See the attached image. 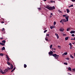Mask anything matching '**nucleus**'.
<instances>
[{
  "label": "nucleus",
  "instance_id": "23",
  "mask_svg": "<svg viewBox=\"0 0 75 75\" xmlns=\"http://www.w3.org/2000/svg\"><path fill=\"white\" fill-rule=\"evenodd\" d=\"M73 6H74L73 5H70V6H69V8H70L71 7H73Z\"/></svg>",
  "mask_w": 75,
  "mask_h": 75
},
{
  "label": "nucleus",
  "instance_id": "40",
  "mask_svg": "<svg viewBox=\"0 0 75 75\" xmlns=\"http://www.w3.org/2000/svg\"><path fill=\"white\" fill-rule=\"evenodd\" d=\"M66 59L69 60V58H66Z\"/></svg>",
  "mask_w": 75,
  "mask_h": 75
},
{
  "label": "nucleus",
  "instance_id": "13",
  "mask_svg": "<svg viewBox=\"0 0 75 75\" xmlns=\"http://www.w3.org/2000/svg\"><path fill=\"white\" fill-rule=\"evenodd\" d=\"M63 19V22H64L65 23H66L67 21L66 20H65V19Z\"/></svg>",
  "mask_w": 75,
  "mask_h": 75
},
{
  "label": "nucleus",
  "instance_id": "28",
  "mask_svg": "<svg viewBox=\"0 0 75 75\" xmlns=\"http://www.w3.org/2000/svg\"><path fill=\"white\" fill-rule=\"evenodd\" d=\"M72 70H73V72L75 71V68L73 69H72Z\"/></svg>",
  "mask_w": 75,
  "mask_h": 75
},
{
  "label": "nucleus",
  "instance_id": "33",
  "mask_svg": "<svg viewBox=\"0 0 75 75\" xmlns=\"http://www.w3.org/2000/svg\"><path fill=\"white\" fill-rule=\"evenodd\" d=\"M47 30H45V31H44V33H46V32H47Z\"/></svg>",
  "mask_w": 75,
  "mask_h": 75
},
{
  "label": "nucleus",
  "instance_id": "11",
  "mask_svg": "<svg viewBox=\"0 0 75 75\" xmlns=\"http://www.w3.org/2000/svg\"><path fill=\"white\" fill-rule=\"evenodd\" d=\"M55 35H56V37H57V39H59V36L57 34V33L55 34Z\"/></svg>",
  "mask_w": 75,
  "mask_h": 75
},
{
  "label": "nucleus",
  "instance_id": "64",
  "mask_svg": "<svg viewBox=\"0 0 75 75\" xmlns=\"http://www.w3.org/2000/svg\"><path fill=\"white\" fill-rule=\"evenodd\" d=\"M74 43L75 44V42H74Z\"/></svg>",
  "mask_w": 75,
  "mask_h": 75
},
{
  "label": "nucleus",
  "instance_id": "8",
  "mask_svg": "<svg viewBox=\"0 0 75 75\" xmlns=\"http://www.w3.org/2000/svg\"><path fill=\"white\" fill-rule=\"evenodd\" d=\"M6 58H7L8 60V61H9V60H10L11 59L10 58H9V57H8V56H7V55H6Z\"/></svg>",
  "mask_w": 75,
  "mask_h": 75
},
{
  "label": "nucleus",
  "instance_id": "54",
  "mask_svg": "<svg viewBox=\"0 0 75 75\" xmlns=\"http://www.w3.org/2000/svg\"><path fill=\"white\" fill-rule=\"evenodd\" d=\"M43 1H47V0H43Z\"/></svg>",
  "mask_w": 75,
  "mask_h": 75
},
{
  "label": "nucleus",
  "instance_id": "25",
  "mask_svg": "<svg viewBox=\"0 0 75 75\" xmlns=\"http://www.w3.org/2000/svg\"><path fill=\"white\" fill-rule=\"evenodd\" d=\"M64 65H68V64L67 63H66V62L64 63Z\"/></svg>",
  "mask_w": 75,
  "mask_h": 75
},
{
  "label": "nucleus",
  "instance_id": "43",
  "mask_svg": "<svg viewBox=\"0 0 75 75\" xmlns=\"http://www.w3.org/2000/svg\"><path fill=\"white\" fill-rule=\"evenodd\" d=\"M63 16L64 17H65L67 16H66L65 15H63Z\"/></svg>",
  "mask_w": 75,
  "mask_h": 75
},
{
  "label": "nucleus",
  "instance_id": "34",
  "mask_svg": "<svg viewBox=\"0 0 75 75\" xmlns=\"http://www.w3.org/2000/svg\"><path fill=\"white\" fill-rule=\"evenodd\" d=\"M62 21H63V19H62L61 21H60V23H61L62 22Z\"/></svg>",
  "mask_w": 75,
  "mask_h": 75
},
{
  "label": "nucleus",
  "instance_id": "44",
  "mask_svg": "<svg viewBox=\"0 0 75 75\" xmlns=\"http://www.w3.org/2000/svg\"><path fill=\"white\" fill-rule=\"evenodd\" d=\"M1 23H4V21H1Z\"/></svg>",
  "mask_w": 75,
  "mask_h": 75
},
{
  "label": "nucleus",
  "instance_id": "31",
  "mask_svg": "<svg viewBox=\"0 0 75 75\" xmlns=\"http://www.w3.org/2000/svg\"><path fill=\"white\" fill-rule=\"evenodd\" d=\"M53 28H54L53 26H51L50 27L51 29H52Z\"/></svg>",
  "mask_w": 75,
  "mask_h": 75
},
{
  "label": "nucleus",
  "instance_id": "21",
  "mask_svg": "<svg viewBox=\"0 0 75 75\" xmlns=\"http://www.w3.org/2000/svg\"><path fill=\"white\" fill-rule=\"evenodd\" d=\"M26 67H27V65L26 64H24V67L25 68H26Z\"/></svg>",
  "mask_w": 75,
  "mask_h": 75
},
{
  "label": "nucleus",
  "instance_id": "50",
  "mask_svg": "<svg viewBox=\"0 0 75 75\" xmlns=\"http://www.w3.org/2000/svg\"><path fill=\"white\" fill-rule=\"evenodd\" d=\"M50 14H51V15L52 16V15H53V14H52V13H51Z\"/></svg>",
  "mask_w": 75,
  "mask_h": 75
},
{
  "label": "nucleus",
  "instance_id": "58",
  "mask_svg": "<svg viewBox=\"0 0 75 75\" xmlns=\"http://www.w3.org/2000/svg\"><path fill=\"white\" fill-rule=\"evenodd\" d=\"M50 17H52V16L51 15H50Z\"/></svg>",
  "mask_w": 75,
  "mask_h": 75
},
{
  "label": "nucleus",
  "instance_id": "62",
  "mask_svg": "<svg viewBox=\"0 0 75 75\" xmlns=\"http://www.w3.org/2000/svg\"><path fill=\"white\" fill-rule=\"evenodd\" d=\"M59 47V46H58V47Z\"/></svg>",
  "mask_w": 75,
  "mask_h": 75
},
{
  "label": "nucleus",
  "instance_id": "46",
  "mask_svg": "<svg viewBox=\"0 0 75 75\" xmlns=\"http://www.w3.org/2000/svg\"><path fill=\"white\" fill-rule=\"evenodd\" d=\"M38 9L39 10H41V8H38Z\"/></svg>",
  "mask_w": 75,
  "mask_h": 75
},
{
  "label": "nucleus",
  "instance_id": "19",
  "mask_svg": "<svg viewBox=\"0 0 75 75\" xmlns=\"http://www.w3.org/2000/svg\"><path fill=\"white\" fill-rule=\"evenodd\" d=\"M70 57H71V58H72L73 59H74V57H73V56L71 54L70 55Z\"/></svg>",
  "mask_w": 75,
  "mask_h": 75
},
{
  "label": "nucleus",
  "instance_id": "36",
  "mask_svg": "<svg viewBox=\"0 0 75 75\" xmlns=\"http://www.w3.org/2000/svg\"><path fill=\"white\" fill-rule=\"evenodd\" d=\"M70 30V28H68L67 29V31H69V30Z\"/></svg>",
  "mask_w": 75,
  "mask_h": 75
},
{
  "label": "nucleus",
  "instance_id": "35",
  "mask_svg": "<svg viewBox=\"0 0 75 75\" xmlns=\"http://www.w3.org/2000/svg\"><path fill=\"white\" fill-rule=\"evenodd\" d=\"M4 30H5V28H2V29L1 30L2 31H4Z\"/></svg>",
  "mask_w": 75,
  "mask_h": 75
},
{
  "label": "nucleus",
  "instance_id": "14",
  "mask_svg": "<svg viewBox=\"0 0 75 75\" xmlns=\"http://www.w3.org/2000/svg\"><path fill=\"white\" fill-rule=\"evenodd\" d=\"M0 45H5V43H2L1 42H0Z\"/></svg>",
  "mask_w": 75,
  "mask_h": 75
},
{
  "label": "nucleus",
  "instance_id": "18",
  "mask_svg": "<svg viewBox=\"0 0 75 75\" xmlns=\"http://www.w3.org/2000/svg\"><path fill=\"white\" fill-rule=\"evenodd\" d=\"M68 69L69 70V71H71V67H69V68H68Z\"/></svg>",
  "mask_w": 75,
  "mask_h": 75
},
{
  "label": "nucleus",
  "instance_id": "15",
  "mask_svg": "<svg viewBox=\"0 0 75 75\" xmlns=\"http://www.w3.org/2000/svg\"><path fill=\"white\" fill-rule=\"evenodd\" d=\"M6 41L5 40H2V43H4V44H5L6 43Z\"/></svg>",
  "mask_w": 75,
  "mask_h": 75
},
{
  "label": "nucleus",
  "instance_id": "26",
  "mask_svg": "<svg viewBox=\"0 0 75 75\" xmlns=\"http://www.w3.org/2000/svg\"><path fill=\"white\" fill-rule=\"evenodd\" d=\"M2 50H5V47H3L2 48Z\"/></svg>",
  "mask_w": 75,
  "mask_h": 75
},
{
  "label": "nucleus",
  "instance_id": "63",
  "mask_svg": "<svg viewBox=\"0 0 75 75\" xmlns=\"http://www.w3.org/2000/svg\"><path fill=\"white\" fill-rule=\"evenodd\" d=\"M3 5H5V4H3Z\"/></svg>",
  "mask_w": 75,
  "mask_h": 75
},
{
  "label": "nucleus",
  "instance_id": "37",
  "mask_svg": "<svg viewBox=\"0 0 75 75\" xmlns=\"http://www.w3.org/2000/svg\"><path fill=\"white\" fill-rule=\"evenodd\" d=\"M71 36L73 37H74L75 36V35L74 34H72V35H71Z\"/></svg>",
  "mask_w": 75,
  "mask_h": 75
},
{
  "label": "nucleus",
  "instance_id": "3",
  "mask_svg": "<svg viewBox=\"0 0 75 75\" xmlns=\"http://www.w3.org/2000/svg\"><path fill=\"white\" fill-rule=\"evenodd\" d=\"M64 28L62 27L60 28V29H59V31L61 32H63V31H64Z\"/></svg>",
  "mask_w": 75,
  "mask_h": 75
},
{
  "label": "nucleus",
  "instance_id": "53",
  "mask_svg": "<svg viewBox=\"0 0 75 75\" xmlns=\"http://www.w3.org/2000/svg\"><path fill=\"white\" fill-rule=\"evenodd\" d=\"M74 57H75V53H74Z\"/></svg>",
  "mask_w": 75,
  "mask_h": 75
},
{
  "label": "nucleus",
  "instance_id": "22",
  "mask_svg": "<svg viewBox=\"0 0 75 75\" xmlns=\"http://www.w3.org/2000/svg\"><path fill=\"white\" fill-rule=\"evenodd\" d=\"M7 69L9 71H10L11 69V68L9 67H7V69Z\"/></svg>",
  "mask_w": 75,
  "mask_h": 75
},
{
  "label": "nucleus",
  "instance_id": "42",
  "mask_svg": "<svg viewBox=\"0 0 75 75\" xmlns=\"http://www.w3.org/2000/svg\"><path fill=\"white\" fill-rule=\"evenodd\" d=\"M72 2H75V0H71Z\"/></svg>",
  "mask_w": 75,
  "mask_h": 75
},
{
  "label": "nucleus",
  "instance_id": "16",
  "mask_svg": "<svg viewBox=\"0 0 75 75\" xmlns=\"http://www.w3.org/2000/svg\"><path fill=\"white\" fill-rule=\"evenodd\" d=\"M66 11H67V13H69L70 11H69V9H67Z\"/></svg>",
  "mask_w": 75,
  "mask_h": 75
},
{
  "label": "nucleus",
  "instance_id": "32",
  "mask_svg": "<svg viewBox=\"0 0 75 75\" xmlns=\"http://www.w3.org/2000/svg\"><path fill=\"white\" fill-rule=\"evenodd\" d=\"M69 45H70V46H72V45L71 43H69Z\"/></svg>",
  "mask_w": 75,
  "mask_h": 75
},
{
  "label": "nucleus",
  "instance_id": "57",
  "mask_svg": "<svg viewBox=\"0 0 75 75\" xmlns=\"http://www.w3.org/2000/svg\"><path fill=\"white\" fill-rule=\"evenodd\" d=\"M64 12L65 13H66V11H64Z\"/></svg>",
  "mask_w": 75,
  "mask_h": 75
},
{
  "label": "nucleus",
  "instance_id": "61",
  "mask_svg": "<svg viewBox=\"0 0 75 75\" xmlns=\"http://www.w3.org/2000/svg\"><path fill=\"white\" fill-rule=\"evenodd\" d=\"M1 39H2L1 38Z\"/></svg>",
  "mask_w": 75,
  "mask_h": 75
},
{
  "label": "nucleus",
  "instance_id": "5",
  "mask_svg": "<svg viewBox=\"0 0 75 75\" xmlns=\"http://www.w3.org/2000/svg\"><path fill=\"white\" fill-rule=\"evenodd\" d=\"M0 72H1V73H2V74H4L5 73H6V72H3L1 69H0Z\"/></svg>",
  "mask_w": 75,
  "mask_h": 75
},
{
  "label": "nucleus",
  "instance_id": "9",
  "mask_svg": "<svg viewBox=\"0 0 75 75\" xmlns=\"http://www.w3.org/2000/svg\"><path fill=\"white\" fill-rule=\"evenodd\" d=\"M10 66H11V67H10L11 70H12L13 69V65L12 64H11V65Z\"/></svg>",
  "mask_w": 75,
  "mask_h": 75
},
{
  "label": "nucleus",
  "instance_id": "41",
  "mask_svg": "<svg viewBox=\"0 0 75 75\" xmlns=\"http://www.w3.org/2000/svg\"><path fill=\"white\" fill-rule=\"evenodd\" d=\"M50 2H51V3H53V1H51Z\"/></svg>",
  "mask_w": 75,
  "mask_h": 75
},
{
  "label": "nucleus",
  "instance_id": "4",
  "mask_svg": "<svg viewBox=\"0 0 75 75\" xmlns=\"http://www.w3.org/2000/svg\"><path fill=\"white\" fill-rule=\"evenodd\" d=\"M53 52L52 51H51L50 52H49V55H50V56H52V54H53Z\"/></svg>",
  "mask_w": 75,
  "mask_h": 75
},
{
  "label": "nucleus",
  "instance_id": "27",
  "mask_svg": "<svg viewBox=\"0 0 75 75\" xmlns=\"http://www.w3.org/2000/svg\"><path fill=\"white\" fill-rule=\"evenodd\" d=\"M0 55H1V56H4V55L2 53L0 54Z\"/></svg>",
  "mask_w": 75,
  "mask_h": 75
},
{
  "label": "nucleus",
  "instance_id": "51",
  "mask_svg": "<svg viewBox=\"0 0 75 75\" xmlns=\"http://www.w3.org/2000/svg\"><path fill=\"white\" fill-rule=\"evenodd\" d=\"M56 50V49L55 48H54V49L53 50Z\"/></svg>",
  "mask_w": 75,
  "mask_h": 75
},
{
  "label": "nucleus",
  "instance_id": "39",
  "mask_svg": "<svg viewBox=\"0 0 75 75\" xmlns=\"http://www.w3.org/2000/svg\"><path fill=\"white\" fill-rule=\"evenodd\" d=\"M52 45H51L50 46V48H52Z\"/></svg>",
  "mask_w": 75,
  "mask_h": 75
},
{
  "label": "nucleus",
  "instance_id": "29",
  "mask_svg": "<svg viewBox=\"0 0 75 75\" xmlns=\"http://www.w3.org/2000/svg\"><path fill=\"white\" fill-rule=\"evenodd\" d=\"M56 24V22L55 21L54 22V25H55V24Z\"/></svg>",
  "mask_w": 75,
  "mask_h": 75
},
{
  "label": "nucleus",
  "instance_id": "59",
  "mask_svg": "<svg viewBox=\"0 0 75 75\" xmlns=\"http://www.w3.org/2000/svg\"><path fill=\"white\" fill-rule=\"evenodd\" d=\"M62 24H63V22H62Z\"/></svg>",
  "mask_w": 75,
  "mask_h": 75
},
{
  "label": "nucleus",
  "instance_id": "48",
  "mask_svg": "<svg viewBox=\"0 0 75 75\" xmlns=\"http://www.w3.org/2000/svg\"><path fill=\"white\" fill-rule=\"evenodd\" d=\"M74 38H71V40H74Z\"/></svg>",
  "mask_w": 75,
  "mask_h": 75
},
{
  "label": "nucleus",
  "instance_id": "20",
  "mask_svg": "<svg viewBox=\"0 0 75 75\" xmlns=\"http://www.w3.org/2000/svg\"><path fill=\"white\" fill-rule=\"evenodd\" d=\"M69 38L68 37H67L65 38V40H68Z\"/></svg>",
  "mask_w": 75,
  "mask_h": 75
},
{
  "label": "nucleus",
  "instance_id": "60",
  "mask_svg": "<svg viewBox=\"0 0 75 75\" xmlns=\"http://www.w3.org/2000/svg\"><path fill=\"white\" fill-rule=\"evenodd\" d=\"M65 16H68V15L67 14H66V15H65Z\"/></svg>",
  "mask_w": 75,
  "mask_h": 75
},
{
  "label": "nucleus",
  "instance_id": "38",
  "mask_svg": "<svg viewBox=\"0 0 75 75\" xmlns=\"http://www.w3.org/2000/svg\"><path fill=\"white\" fill-rule=\"evenodd\" d=\"M5 70L6 72H7V71H8V70L7 69H5Z\"/></svg>",
  "mask_w": 75,
  "mask_h": 75
},
{
  "label": "nucleus",
  "instance_id": "17",
  "mask_svg": "<svg viewBox=\"0 0 75 75\" xmlns=\"http://www.w3.org/2000/svg\"><path fill=\"white\" fill-rule=\"evenodd\" d=\"M15 69H16V67H14L13 69V70H12L11 71V72H13V71H14Z\"/></svg>",
  "mask_w": 75,
  "mask_h": 75
},
{
  "label": "nucleus",
  "instance_id": "55",
  "mask_svg": "<svg viewBox=\"0 0 75 75\" xmlns=\"http://www.w3.org/2000/svg\"><path fill=\"white\" fill-rule=\"evenodd\" d=\"M72 44H73V45L75 44V43L74 42H73V43H72Z\"/></svg>",
  "mask_w": 75,
  "mask_h": 75
},
{
  "label": "nucleus",
  "instance_id": "24",
  "mask_svg": "<svg viewBox=\"0 0 75 75\" xmlns=\"http://www.w3.org/2000/svg\"><path fill=\"white\" fill-rule=\"evenodd\" d=\"M47 38H45V40H46V41H49V40H48V39H47Z\"/></svg>",
  "mask_w": 75,
  "mask_h": 75
},
{
  "label": "nucleus",
  "instance_id": "45",
  "mask_svg": "<svg viewBox=\"0 0 75 75\" xmlns=\"http://www.w3.org/2000/svg\"><path fill=\"white\" fill-rule=\"evenodd\" d=\"M46 36H47L48 37H49V34L46 35Z\"/></svg>",
  "mask_w": 75,
  "mask_h": 75
},
{
  "label": "nucleus",
  "instance_id": "30",
  "mask_svg": "<svg viewBox=\"0 0 75 75\" xmlns=\"http://www.w3.org/2000/svg\"><path fill=\"white\" fill-rule=\"evenodd\" d=\"M70 48L71 49L72 48V45H70Z\"/></svg>",
  "mask_w": 75,
  "mask_h": 75
},
{
  "label": "nucleus",
  "instance_id": "12",
  "mask_svg": "<svg viewBox=\"0 0 75 75\" xmlns=\"http://www.w3.org/2000/svg\"><path fill=\"white\" fill-rule=\"evenodd\" d=\"M7 64L8 66H11V64H10L8 61H7Z\"/></svg>",
  "mask_w": 75,
  "mask_h": 75
},
{
  "label": "nucleus",
  "instance_id": "7",
  "mask_svg": "<svg viewBox=\"0 0 75 75\" xmlns=\"http://www.w3.org/2000/svg\"><path fill=\"white\" fill-rule=\"evenodd\" d=\"M75 33V31L74 30H71V31L70 32V33L71 34H74Z\"/></svg>",
  "mask_w": 75,
  "mask_h": 75
},
{
  "label": "nucleus",
  "instance_id": "6",
  "mask_svg": "<svg viewBox=\"0 0 75 75\" xmlns=\"http://www.w3.org/2000/svg\"><path fill=\"white\" fill-rule=\"evenodd\" d=\"M69 16H66L65 17V18L67 20V21L68 22L69 21Z\"/></svg>",
  "mask_w": 75,
  "mask_h": 75
},
{
  "label": "nucleus",
  "instance_id": "2",
  "mask_svg": "<svg viewBox=\"0 0 75 75\" xmlns=\"http://www.w3.org/2000/svg\"><path fill=\"white\" fill-rule=\"evenodd\" d=\"M52 56L55 57V59H58L59 57H59V55H57L56 54H52Z\"/></svg>",
  "mask_w": 75,
  "mask_h": 75
},
{
  "label": "nucleus",
  "instance_id": "49",
  "mask_svg": "<svg viewBox=\"0 0 75 75\" xmlns=\"http://www.w3.org/2000/svg\"><path fill=\"white\" fill-rule=\"evenodd\" d=\"M63 35L64 36H65V35H65V34H64Z\"/></svg>",
  "mask_w": 75,
  "mask_h": 75
},
{
  "label": "nucleus",
  "instance_id": "56",
  "mask_svg": "<svg viewBox=\"0 0 75 75\" xmlns=\"http://www.w3.org/2000/svg\"><path fill=\"white\" fill-rule=\"evenodd\" d=\"M74 40L75 41V37H74Z\"/></svg>",
  "mask_w": 75,
  "mask_h": 75
},
{
  "label": "nucleus",
  "instance_id": "10",
  "mask_svg": "<svg viewBox=\"0 0 75 75\" xmlns=\"http://www.w3.org/2000/svg\"><path fill=\"white\" fill-rule=\"evenodd\" d=\"M67 54V52H65L63 53V54H62V56H64V55H66Z\"/></svg>",
  "mask_w": 75,
  "mask_h": 75
},
{
  "label": "nucleus",
  "instance_id": "1",
  "mask_svg": "<svg viewBox=\"0 0 75 75\" xmlns=\"http://www.w3.org/2000/svg\"><path fill=\"white\" fill-rule=\"evenodd\" d=\"M46 8L47 9H48V10L50 11L53 10L55 8L54 6H53L52 7H49V5H47V6H46Z\"/></svg>",
  "mask_w": 75,
  "mask_h": 75
},
{
  "label": "nucleus",
  "instance_id": "52",
  "mask_svg": "<svg viewBox=\"0 0 75 75\" xmlns=\"http://www.w3.org/2000/svg\"><path fill=\"white\" fill-rule=\"evenodd\" d=\"M54 49V48H52V50H53Z\"/></svg>",
  "mask_w": 75,
  "mask_h": 75
},
{
  "label": "nucleus",
  "instance_id": "47",
  "mask_svg": "<svg viewBox=\"0 0 75 75\" xmlns=\"http://www.w3.org/2000/svg\"><path fill=\"white\" fill-rule=\"evenodd\" d=\"M52 51L53 52H55V51H54L53 50H52Z\"/></svg>",
  "mask_w": 75,
  "mask_h": 75
}]
</instances>
